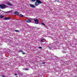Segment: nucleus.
Masks as SVG:
<instances>
[{
  "label": "nucleus",
  "mask_w": 77,
  "mask_h": 77,
  "mask_svg": "<svg viewBox=\"0 0 77 77\" xmlns=\"http://www.w3.org/2000/svg\"><path fill=\"white\" fill-rule=\"evenodd\" d=\"M11 18L9 17H8L7 18H4V20H11Z\"/></svg>",
  "instance_id": "423d86ee"
},
{
  "label": "nucleus",
  "mask_w": 77,
  "mask_h": 77,
  "mask_svg": "<svg viewBox=\"0 0 77 77\" xmlns=\"http://www.w3.org/2000/svg\"><path fill=\"white\" fill-rule=\"evenodd\" d=\"M6 6L5 5L2 4L1 5H0V8L1 9H5V8H6Z\"/></svg>",
  "instance_id": "f257e3e1"
},
{
  "label": "nucleus",
  "mask_w": 77,
  "mask_h": 77,
  "mask_svg": "<svg viewBox=\"0 0 77 77\" xmlns=\"http://www.w3.org/2000/svg\"><path fill=\"white\" fill-rule=\"evenodd\" d=\"M58 60H59V59H58Z\"/></svg>",
  "instance_id": "cd10ccee"
},
{
  "label": "nucleus",
  "mask_w": 77,
  "mask_h": 77,
  "mask_svg": "<svg viewBox=\"0 0 77 77\" xmlns=\"http://www.w3.org/2000/svg\"><path fill=\"white\" fill-rule=\"evenodd\" d=\"M14 75H16V76H17L18 75L17 74H14Z\"/></svg>",
  "instance_id": "b1692460"
},
{
  "label": "nucleus",
  "mask_w": 77,
  "mask_h": 77,
  "mask_svg": "<svg viewBox=\"0 0 77 77\" xmlns=\"http://www.w3.org/2000/svg\"><path fill=\"white\" fill-rule=\"evenodd\" d=\"M12 11H7V12H5L3 11H2L3 12H4V13H6L7 14H9V13H11V12H12Z\"/></svg>",
  "instance_id": "39448f33"
},
{
  "label": "nucleus",
  "mask_w": 77,
  "mask_h": 77,
  "mask_svg": "<svg viewBox=\"0 0 77 77\" xmlns=\"http://www.w3.org/2000/svg\"><path fill=\"white\" fill-rule=\"evenodd\" d=\"M56 2H58V3H59V0H56L55 1Z\"/></svg>",
  "instance_id": "6ab92c4d"
},
{
  "label": "nucleus",
  "mask_w": 77,
  "mask_h": 77,
  "mask_svg": "<svg viewBox=\"0 0 77 77\" xmlns=\"http://www.w3.org/2000/svg\"><path fill=\"white\" fill-rule=\"evenodd\" d=\"M39 4H38V1L36 2L35 3V6H38V5Z\"/></svg>",
  "instance_id": "1a4fd4ad"
},
{
  "label": "nucleus",
  "mask_w": 77,
  "mask_h": 77,
  "mask_svg": "<svg viewBox=\"0 0 77 77\" xmlns=\"http://www.w3.org/2000/svg\"><path fill=\"white\" fill-rule=\"evenodd\" d=\"M34 21H35V24H39V23H38V19H34Z\"/></svg>",
  "instance_id": "f03ea898"
},
{
  "label": "nucleus",
  "mask_w": 77,
  "mask_h": 77,
  "mask_svg": "<svg viewBox=\"0 0 77 77\" xmlns=\"http://www.w3.org/2000/svg\"><path fill=\"white\" fill-rule=\"evenodd\" d=\"M20 17H23V15L22 14H20Z\"/></svg>",
  "instance_id": "a211bd4d"
},
{
  "label": "nucleus",
  "mask_w": 77,
  "mask_h": 77,
  "mask_svg": "<svg viewBox=\"0 0 77 77\" xmlns=\"http://www.w3.org/2000/svg\"><path fill=\"white\" fill-rule=\"evenodd\" d=\"M18 52L19 53H20V52H23V50H20L18 51Z\"/></svg>",
  "instance_id": "ddd939ff"
},
{
  "label": "nucleus",
  "mask_w": 77,
  "mask_h": 77,
  "mask_svg": "<svg viewBox=\"0 0 77 77\" xmlns=\"http://www.w3.org/2000/svg\"><path fill=\"white\" fill-rule=\"evenodd\" d=\"M22 54H26V53L25 52H22Z\"/></svg>",
  "instance_id": "f3484780"
},
{
  "label": "nucleus",
  "mask_w": 77,
  "mask_h": 77,
  "mask_svg": "<svg viewBox=\"0 0 77 77\" xmlns=\"http://www.w3.org/2000/svg\"><path fill=\"white\" fill-rule=\"evenodd\" d=\"M32 21V20L30 19H28L26 20V22L27 23H30Z\"/></svg>",
  "instance_id": "9d476101"
},
{
  "label": "nucleus",
  "mask_w": 77,
  "mask_h": 77,
  "mask_svg": "<svg viewBox=\"0 0 77 77\" xmlns=\"http://www.w3.org/2000/svg\"><path fill=\"white\" fill-rule=\"evenodd\" d=\"M23 70H25V71H28L29 70V69L25 68L23 69Z\"/></svg>",
  "instance_id": "9b49d317"
},
{
  "label": "nucleus",
  "mask_w": 77,
  "mask_h": 77,
  "mask_svg": "<svg viewBox=\"0 0 77 77\" xmlns=\"http://www.w3.org/2000/svg\"><path fill=\"white\" fill-rule=\"evenodd\" d=\"M4 16L2 15H1L0 16V18H3V17H4Z\"/></svg>",
  "instance_id": "f8f14e48"
},
{
  "label": "nucleus",
  "mask_w": 77,
  "mask_h": 77,
  "mask_svg": "<svg viewBox=\"0 0 77 77\" xmlns=\"http://www.w3.org/2000/svg\"><path fill=\"white\" fill-rule=\"evenodd\" d=\"M2 77H6L5 75H2Z\"/></svg>",
  "instance_id": "a878e982"
},
{
  "label": "nucleus",
  "mask_w": 77,
  "mask_h": 77,
  "mask_svg": "<svg viewBox=\"0 0 77 77\" xmlns=\"http://www.w3.org/2000/svg\"><path fill=\"white\" fill-rule=\"evenodd\" d=\"M42 64H43L44 65H45V62H43Z\"/></svg>",
  "instance_id": "5701e85b"
},
{
  "label": "nucleus",
  "mask_w": 77,
  "mask_h": 77,
  "mask_svg": "<svg viewBox=\"0 0 77 77\" xmlns=\"http://www.w3.org/2000/svg\"><path fill=\"white\" fill-rule=\"evenodd\" d=\"M36 1V0H31V1H32V2H35V1Z\"/></svg>",
  "instance_id": "4be33fe9"
},
{
  "label": "nucleus",
  "mask_w": 77,
  "mask_h": 77,
  "mask_svg": "<svg viewBox=\"0 0 77 77\" xmlns=\"http://www.w3.org/2000/svg\"><path fill=\"white\" fill-rule=\"evenodd\" d=\"M52 48V47H48V48H49V49H51V48Z\"/></svg>",
  "instance_id": "412c9836"
},
{
  "label": "nucleus",
  "mask_w": 77,
  "mask_h": 77,
  "mask_svg": "<svg viewBox=\"0 0 77 77\" xmlns=\"http://www.w3.org/2000/svg\"><path fill=\"white\" fill-rule=\"evenodd\" d=\"M1 11H2V10L0 9V12H1Z\"/></svg>",
  "instance_id": "bb28decb"
},
{
  "label": "nucleus",
  "mask_w": 77,
  "mask_h": 77,
  "mask_svg": "<svg viewBox=\"0 0 77 77\" xmlns=\"http://www.w3.org/2000/svg\"><path fill=\"white\" fill-rule=\"evenodd\" d=\"M29 6L30 7H31L32 8H36V7L33 4H30Z\"/></svg>",
  "instance_id": "20e7f679"
},
{
  "label": "nucleus",
  "mask_w": 77,
  "mask_h": 77,
  "mask_svg": "<svg viewBox=\"0 0 77 77\" xmlns=\"http://www.w3.org/2000/svg\"><path fill=\"white\" fill-rule=\"evenodd\" d=\"M38 48L41 49V48H42L41 47H38Z\"/></svg>",
  "instance_id": "393cba45"
},
{
  "label": "nucleus",
  "mask_w": 77,
  "mask_h": 77,
  "mask_svg": "<svg viewBox=\"0 0 77 77\" xmlns=\"http://www.w3.org/2000/svg\"><path fill=\"white\" fill-rule=\"evenodd\" d=\"M14 32H19V31L17 30H15Z\"/></svg>",
  "instance_id": "dca6fc26"
},
{
  "label": "nucleus",
  "mask_w": 77,
  "mask_h": 77,
  "mask_svg": "<svg viewBox=\"0 0 77 77\" xmlns=\"http://www.w3.org/2000/svg\"><path fill=\"white\" fill-rule=\"evenodd\" d=\"M36 1L37 2L38 4H41L42 3V2H41V1L39 0H36Z\"/></svg>",
  "instance_id": "0eeeda50"
},
{
  "label": "nucleus",
  "mask_w": 77,
  "mask_h": 77,
  "mask_svg": "<svg viewBox=\"0 0 77 77\" xmlns=\"http://www.w3.org/2000/svg\"><path fill=\"white\" fill-rule=\"evenodd\" d=\"M35 27H33V28H35Z\"/></svg>",
  "instance_id": "c85d7f7f"
},
{
  "label": "nucleus",
  "mask_w": 77,
  "mask_h": 77,
  "mask_svg": "<svg viewBox=\"0 0 77 77\" xmlns=\"http://www.w3.org/2000/svg\"><path fill=\"white\" fill-rule=\"evenodd\" d=\"M62 52H63V53H66V52L64 51H62Z\"/></svg>",
  "instance_id": "4468645a"
},
{
  "label": "nucleus",
  "mask_w": 77,
  "mask_h": 77,
  "mask_svg": "<svg viewBox=\"0 0 77 77\" xmlns=\"http://www.w3.org/2000/svg\"><path fill=\"white\" fill-rule=\"evenodd\" d=\"M6 4H7V5H8V6H13V5H12V4L10 3L9 2H6Z\"/></svg>",
  "instance_id": "7ed1b4c3"
},
{
  "label": "nucleus",
  "mask_w": 77,
  "mask_h": 77,
  "mask_svg": "<svg viewBox=\"0 0 77 77\" xmlns=\"http://www.w3.org/2000/svg\"><path fill=\"white\" fill-rule=\"evenodd\" d=\"M41 42H44L43 41H44V39H41Z\"/></svg>",
  "instance_id": "2eb2a0df"
},
{
  "label": "nucleus",
  "mask_w": 77,
  "mask_h": 77,
  "mask_svg": "<svg viewBox=\"0 0 77 77\" xmlns=\"http://www.w3.org/2000/svg\"><path fill=\"white\" fill-rule=\"evenodd\" d=\"M42 25H44V26H45V24H44V23H42Z\"/></svg>",
  "instance_id": "aec40b11"
},
{
  "label": "nucleus",
  "mask_w": 77,
  "mask_h": 77,
  "mask_svg": "<svg viewBox=\"0 0 77 77\" xmlns=\"http://www.w3.org/2000/svg\"><path fill=\"white\" fill-rule=\"evenodd\" d=\"M14 14H16V15H19V14H20V12L17 11H15L14 12Z\"/></svg>",
  "instance_id": "6e6552de"
}]
</instances>
